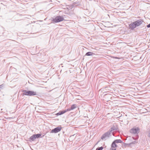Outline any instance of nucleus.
Returning <instances> with one entry per match:
<instances>
[{
    "instance_id": "nucleus-1",
    "label": "nucleus",
    "mask_w": 150,
    "mask_h": 150,
    "mask_svg": "<svg viewBox=\"0 0 150 150\" xmlns=\"http://www.w3.org/2000/svg\"><path fill=\"white\" fill-rule=\"evenodd\" d=\"M144 21L142 19H139L131 23L129 25V28L131 30H133L137 27L139 26L142 24Z\"/></svg>"
},
{
    "instance_id": "nucleus-2",
    "label": "nucleus",
    "mask_w": 150,
    "mask_h": 150,
    "mask_svg": "<svg viewBox=\"0 0 150 150\" xmlns=\"http://www.w3.org/2000/svg\"><path fill=\"white\" fill-rule=\"evenodd\" d=\"M64 20V18L61 16H57L55 18H52V23H57L62 21Z\"/></svg>"
},
{
    "instance_id": "nucleus-3",
    "label": "nucleus",
    "mask_w": 150,
    "mask_h": 150,
    "mask_svg": "<svg viewBox=\"0 0 150 150\" xmlns=\"http://www.w3.org/2000/svg\"><path fill=\"white\" fill-rule=\"evenodd\" d=\"M22 92L23 93V94L24 95L33 96L37 95L36 92L33 91L23 90Z\"/></svg>"
},
{
    "instance_id": "nucleus-4",
    "label": "nucleus",
    "mask_w": 150,
    "mask_h": 150,
    "mask_svg": "<svg viewBox=\"0 0 150 150\" xmlns=\"http://www.w3.org/2000/svg\"><path fill=\"white\" fill-rule=\"evenodd\" d=\"M112 132L109 130L103 134L101 137V139L103 140H105L112 136Z\"/></svg>"
},
{
    "instance_id": "nucleus-5",
    "label": "nucleus",
    "mask_w": 150,
    "mask_h": 150,
    "mask_svg": "<svg viewBox=\"0 0 150 150\" xmlns=\"http://www.w3.org/2000/svg\"><path fill=\"white\" fill-rule=\"evenodd\" d=\"M62 127L61 126H59L53 129L52 130L50 131L51 133H57L60 131L62 129Z\"/></svg>"
},
{
    "instance_id": "nucleus-6",
    "label": "nucleus",
    "mask_w": 150,
    "mask_h": 150,
    "mask_svg": "<svg viewBox=\"0 0 150 150\" xmlns=\"http://www.w3.org/2000/svg\"><path fill=\"white\" fill-rule=\"evenodd\" d=\"M139 129L137 127V128H133L130 130V132L132 134H138L139 132Z\"/></svg>"
},
{
    "instance_id": "nucleus-7",
    "label": "nucleus",
    "mask_w": 150,
    "mask_h": 150,
    "mask_svg": "<svg viewBox=\"0 0 150 150\" xmlns=\"http://www.w3.org/2000/svg\"><path fill=\"white\" fill-rule=\"evenodd\" d=\"M117 129V125L116 124H115L113 125V126L110 128L109 130L111 132L113 131H116Z\"/></svg>"
},
{
    "instance_id": "nucleus-8",
    "label": "nucleus",
    "mask_w": 150,
    "mask_h": 150,
    "mask_svg": "<svg viewBox=\"0 0 150 150\" xmlns=\"http://www.w3.org/2000/svg\"><path fill=\"white\" fill-rule=\"evenodd\" d=\"M117 146L116 144V143L114 142H113L111 144V150H116V149L115 148L117 147Z\"/></svg>"
},
{
    "instance_id": "nucleus-9",
    "label": "nucleus",
    "mask_w": 150,
    "mask_h": 150,
    "mask_svg": "<svg viewBox=\"0 0 150 150\" xmlns=\"http://www.w3.org/2000/svg\"><path fill=\"white\" fill-rule=\"evenodd\" d=\"M95 54L91 52H87L85 54V55L87 56H93V55H94Z\"/></svg>"
},
{
    "instance_id": "nucleus-10",
    "label": "nucleus",
    "mask_w": 150,
    "mask_h": 150,
    "mask_svg": "<svg viewBox=\"0 0 150 150\" xmlns=\"http://www.w3.org/2000/svg\"><path fill=\"white\" fill-rule=\"evenodd\" d=\"M66 112V111L64 110L60 111L59 112L56 114L57 115H61Z\"/></svg>"
},
{
    "instance_id": "nucleus-11",
    "label": "nucleus",
    "mask_w": 150,
    "mask_h": 150,
    "mask_svg": "<svg viewBox=\"0 0 150 150\" xmlns=\"http://www.w3.org/2000/svg\"><path fill=\"white\" fill-rule=\"evenodd\" d=\"M113 142L115 143H123L122 141L120 139L115 140Z\"/></svg>"
},
{
    "instance_id": "nucleus-12",
    "label": "nucleus",
    "mask_w": 150,
    "mask_h": 150,
    "mask_svg": "<svg viewBox=\"0 0 150 150\" xmlns=\"http://www.w3.org/2000/svg\"><path fill=\"white\" fill-rule=\"evenodd\" d=\"M36 137L35 134H33L32 136L31 137H30L29 139L33 141H34L35 140V139H36Z\"/></svg>"
},
{
    "instance_id": "nucleus-13",
    "label": "nucleus",
    "mask_w": 150,
    "mask_h": 150,
    "mask_svg": "<svg viewBox=\"0 0 150 150\" xmlns=\"http://www.w3.org/2000/svg\"><path fill=\"white\" fill-rule=\"evenodd\" d=\"M76 104H73L71 106L70 108L71 110H73L76 107Z\"/></svg>"
},
{
    "instance_id": "nucleus-14",
    "label": "nucleus",
    "mask_w": 150,
    "mask_h": 150,
    "mask_svg": "<svg viewBox=\"0 0 150 150\" xmlns=\"http://www.w3.org/2000/svg\"><path fill=\"white\" fill-rule=\"evenodd\" d=\"M34 134L36 138H40L41 136V134Z\"/></svg>"
},
{
    "instance_id": "nucleus-15",
    "label": "nucleus",
    "mask_w": 150,
    "mask_h": 150,
    "mask_svg": "<svg viewBox=\"0 0 150 150\" xmlns=\"http://www.w3.org/2000/svg\"><path fill=\"white\" fill-rule=\"evenodd\" d=\"M103 148V146L98 147L96 149V150H102Z\"/></svg>"
},
{
    "instance_id": "nucleus-16",
    "label": "nucleus",
    "mask_w": 150,
    "mask_h": 150,
    "mask_svg": "<svg viewBox=\"0 0 150 150\" xmlns=\"http://www.w3.org/2000/svg\"><path fill=\"white\" fill-rule=\"evenodd\" d=\"M71 110V108H69L67 109V110H65L64 111H66V112H67L68 111H69Z\"/></svg>"
},
{
    "instance_id": "nucleus-17",
    "label": "nucleus",
    "mask_w": 150,
    "mask_h": 150,
    "mask_svg": "<svg viewBox=\"0 0 150 150\" xmlns=\"http://www.w3.org/2000/svg\"><path fill=\"white\" fill-rule=\"evenodd\" d=\"M147 27L148 28H149L150 27V23L148 25H147Z\"/></svg>"
},
{
    "instance_id": "nucleus-18",
    "label": "nucleus",
    "mask_w": 150,
    "mask_h": 150,
    "mask_svg": "<svg viewBox=\"0 0 150 150\" xmlns=\"http://www.w3.org/2000/svg\"><path fill=\"white\" fill-rule=\"evenodd\" d=\"M112 58H115V59H119V58L118 57H112Z\"/></svg>"
}]
</instances>
